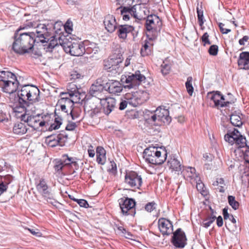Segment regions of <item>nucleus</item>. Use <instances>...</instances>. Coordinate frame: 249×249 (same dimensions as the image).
Returning a JSON list of instances; mask_svg holds the SVG:
<instances>
[{"label":"nucleus","mask_w":249,"mask_h":249,"mask_svg":"<svg viewBox=\"0 0 249 249\" xmlns=\"http://www.w3.org/2000/svg\"><path fill=\"white\" fill-rule=\"evenodd\" d=\"M14 41L12 48L14 51L19 54L30 53L36 43H46L44 49L46 52H51L58 44H61L60 37L52 36L51 29L45 24H38L28 22L16 30L14 35Z\"/></svg>","instance_id":"obj_1"},{"label":"nucleus","mask_w":249,"mask_h":249,"mask_svg":"<svg viewBox=\"0 0 249 249\" xmlns=\"http://www.w3.org/2000/svg\"><path fill=\"white\" fill-rule=\"evenodd\" d=\"M51 116L52 115L49 114L46 115L38 114L34 115L31 114L29 111L25 108V113L21 115L20 118L22 121L26 123L29 126L35 130L38 129L40 126L48 125H50L49 130L52 131L59 128L62 124V119L59 117H55L54 123L52 124L50 123Z\"/></svg>","instance_id":"obj_2"},{"label":"nucleus","mask_w":249,"mask_h":249,"mask_svg":"<svg viewBox=\"0 0 249 249\" xmlns=\"http://www.w3.org/2000/svg\"><path fill=\"white\" fill-rule=\"evenodd\" d=\"M167 151L164 148L150 146L143 151L145 161L153 164H161L166 160Z\"/></svg>","instance_id":"obj_3"},{"label":"nucleus","mask_w":249,"mask_h":249,"mask_svg":"<svg viewBox=\"0 0 249 249\" xmlns=\"http://www.w3.org/2000/svg\"><path fill=\"white\" fill-rule=\"evenodd\" d=\"M225 140L231 145L235 144L238 148L246 146L245 151H243L244 159L246 162L249 163V146H247L246 138L243 136L239 131L236 129L229 132L224 136Z\"/></svg>","instance_id":"obj_4"},{"label":"nucleus","mask_w":249,"mask_h":249,"mask_svg":"<svg viewBox=\"0 0 249 249\" xmlns=\"http://www.w3.org/2000/svg\"><path fill=\"white\" fill-rule=\"evenodd\" d=\"M39 89L32 85H25L22 86L20 90L18 91V96L19 100L26 103L27 101L32 103H36L39 101Z\"/></svg>","instance_id":"obj_5"},{"label":"nucleus","mask_w":249,"mask_h":249,"mask_svg":"<svg viewBox=\"0 0 249 249\" xmlns=\"http://www.w3.org/2000/svg\"><path fill=\"white\" fill-rule=\"evenodd\" d=\"M99 51V47L94 43H90L89 40H86L79 43V61L82 63H86L88 61V57L83 56L87 54H96Z\"/></svg>","instance_id":"obj_6"},{"label":"nucleus","mask_w":249,"mask_h":249,"mask_svg":"<svg viewBox=\"0 0 249 249\" xmlns=\"http://www.w3.org/2000/svg\"><path fill=\"white\" fill-rule=\"evenodd\" d=\"M124 99L127 100L128 105L136 107L139 106L149 99V94L143 90H139L134 93H127Z\"/></svg>","instance_id":"obj_7"},{"label":"nucleus","mask_w":249,"mask_h":249,"mask_svg":"<svg viewBox=\"0 0 249 249\" xmlns=\"http://www.w3.org/2000/svg\"><path fill=\"white\" fill-rule=\"evenodd\" d=\"M123 60V57L121 54H113L107 60L104 61V68L108 71H114L115 73H119L122 71V67L120 66V64Z\"/></svg>","instance_id":"obj_8"},{"label":"nucleus","mask_w":249,"mask_h":249,"mask_svg":"<svg viewBox=\"0 0 249 249\" xmlns=\"http://www.w3.org/2000/svg\"><path fill=\"white\" fill-rule=\"evenodd\" d=\"M145 26L147 31L153 34L154 38H156L158 33L160 31L162 23L160 18L155 15L148 16Z\"/></svg>","instance_id":"obj_9"},{"label":"nucleus","mask_w":249,"mask_h":249,"mask_svg":"<svg viewBox=\"0 0 249 249\" xmlns=\"http://www.w3.org/2000/svg\"><path fill=\"white\" fill-rule=\"evenodd\" d=\"M78 90L74 89L73 91H71L70 93L61 92L60 93L61 98L59 100L58 103L60 105V107L62 111L67 112L66 105L70 106L71 104L77 103V101H74V96L77 97Z\"/></svg>","instance_id":"obj_10"},{"label":"nucleus","mask_w":249,"mask_h":249,"mask_svg":"<svg viewBox=\"0 0 249 249\" xmlns=\"http://www.w3.org/2000/svg\"><path fill=\"white\" fill-rule=\"evenodd\" d=\"M124 78L122 79L123 82L128 84L124 86V88L129 89L133 88L139 85L142 82H144L145 80V76L142 74L139 71H136L134 74L128 75L125 77L124 81Z\"/></svg>","instance_id":"obj_11"},{"label":"nucleus","mask_w":249,"mask_h":249,"mask_svg":"<svg viewBox=\"0 0 249 249\" xmlns=\"http://www.w3.org/2000/svg\"><path fill=\"white\" fill-rule=\"evenodd\" d=\"M124 183L131 187L140 189L142 183V178L135 171L127 172L125 175Z\"/></svg>","instance_id":"obj_12"},{"label":"nucleus","mask_w":249,"mask_h":249,"mask_svg":"<svg viewBox=\"0 0 249 249\" xmlns=\"http://www.w3.org/2000/svg\"><path fill=\"white\" fill-rule=\"evenodd\" d=\"M107 92L106 86L101 84L99 80L91 86L89 89V93L92 96V97L96 98L99 101L105 97V94Z\"/></svg>","instance_id":"obj_13"},{"label":"nucleus","mask_w":249,"mask_h":249,"mask_svg":"<svg viewBox=\"0 0 249 249\" xmlns=\"http://www.w3.org/2000/svg\"><path fill=\"white\" fill-rule=\"evenodd\" d=\"M100 101L96 98L91 97L86 100L84 104V111L90 116H93L99 111L98 105Z\"/></svg>","instance_id":"obj_14"},{"label":"nucleus","mask_w":249,"mask_h":249,"mask_svg":"<svg viewBox=\"0 0 249 249\" xmlns=\"http://www.w3.org/2000/svg\"><path fill=\"white\" fill-rule=\"evenodd\" d=\"M122 212L125 215H132L135 201L131 198L123 197L118 200Z\"/></svg>","instance_id":"obj_15"},{"label":"nucleus","mask_w":249,"mask_h":249,"mask_svg":"<svg viewBox=\"0 0 249 249\" xmlns=\"http://www.w3.org/2000/svg\"><path fill=\"white\" fill-rule=\"evenodd\" d=\"M172 241L174 246L176 248H184L187 244V238L184 232L181 229H178L173 233Z\"/></svg>","instance_id":"obj_16"},{"label":"nucleus","mask_w":249,"mask_h":249,"mask_svg":"<svg viewBox=\"0 0 249 249\" xmlns=\"http://www.w3.org/2000/svg\"><path fill=\"white\" fill-rule=\"evenodd\" d=\"M207 98L211 101H213L214 106L216 107H223L228 106L231 102L226 100L223 95L219 92H209L207 94Z\"/></svg>","instance_id":"obj_17"},{"label":"nucleus","mask_w":249,"mask_h":249,"mask_svg":"<svg viewBox=\"0 0 249 249\" xmlns=\"http://www.w3.org/2000/svg\"><path fill=\"white\" fill-rule=\"evenodd\" d=\"M67 135L64 132L57 135H52L47 138L48 145L54 147L57 145L61 146L64 145L67 140Z\"/></svg>","instance_id":"obj_18"},{"label":"nucleus","mask_w":249,"mask_h":249,"mask_svg":"<svg viewBox=\"0 0 249 249\" xmlns=\"http://www.w3.org/2000/svg\"><path fill=\"white\" fill-rule=\"evenodd\" d=\"M37 191L47 201L53 198V194L50 191L46 181L44 179H41L38 183L36 185Z\"/></svg>","instance_id":"obj_19"},{"label":"nucleus","mask_w":249,"mask_h":249,"mask_svg":"<svg viewBox=\"0 0 249 249\" xmlns=\"http://www.w3.org/2000/svg\"><path fill=\"white\" fill-rule=\"evenodd\" d=\"M158 227L163 235H168L173 232V227L172 223L165 218H161L159 219Z\"/></svg>","instance_id":"obj_20"},{"label":"nucleus","mask_w":249,"mask_h":249,"mask_svg":"<svg viewBox=\"0 0 249 249\" xmlns=\"http://www.w3.org/2000/svg\"><path fill=\"white\" fill-rule=\"evenodd\" d=\"M182 174L185 178L190 180L191 183L194 181H200V179L196 173L195 168L192 167H186L183 168Z\"/></svg>","instance_id":"obj_21"},{"label":"nucleus","mask_w":249,"mask_h":249,"mask_svg":"<svg viewBox=\"0 0 249 249\" xmlns=\"http://www.w3.org/2000/svg\"><path fill=\"white\" fill-rule=\"evenodd\" d=\"M156 113L158 122L162 124H169L171 118L169 116V112L168 109L161 107H159L157 108Z\"/></svg>","instance_id":"obj_22"},{"label":"nucleus","mask_w":249,"mask_h":249,"mask_svg":"<svg viewBox=\"0 0 249 249\" xmlns=\"http://www.w3.org/2000/svg\"><path fill=\"white\" fill-rule=\"evenodd\" d=\"M133 18L136 19L142 20L148 16V10L143 6L135 5L133 6Z\"/></svg>","instance_id":"obj_23"},{"label":"nucleus","mask_w":249,"mask_h":249,"mask_svg":"<svg viewBox=\"0 0 249 249\" xmlns=\"http://www.w3.org/2000/svg\"><path fill=\"white\" fill-rule=\"evenodd\" d=\"M18 85L19 82L17 79V77H16L14 80H11L9 82L3 83V84H0V87L2 89L3 92L11 94L17 91Z\"/></svg>","instance_id":"obj_24"},{"label":"nucleus","mask_w":249,"mask_h":249,"mask_svg":"<svg viewBox=\"0 0 249 249\" xmlns=\"http://www.w3.org/2000/svg\"><path fill=\"white\" fill-rule=\"evenodd\" d=\"M100 103L103 107L106 114L110 113L115 108L116 101L113 98H104L100 101Z\"/></svg>","instance_id":"obj_25"},{"label":"nucleus","mask_w":249,"mask_h":249,"mask_svg":"<svg viewBox=\"0 0 249 249\" xmlns=\"http://www.w3.org/2000/svg\"><path fill=\"white\" fill-rule=\"evenodd\" d=\"M65 156L63 157L65 158ZM67 157V159H65L64 161L62 160H57L55 161V164L54 166V168L55 170L56 171H59L62 169L63 166L65 165H71V167L74 166L75 167V169H77L76 165L77 162L75 160L76 159H74L73 158H69L67 156H66Z\"/></svg>","instance_id":"obj_26"},{"label":"nucleus","mask_w":249,"mask_h":249,"mask_svg":"<svg viewBox=\"0 0 249 249\" xmlns=\"http://www.w3.org/2000/svg\"><path fill=\"white\" fill-rule=\"evenodd\" d=\"M106 89L110 93L116 94L123 90L122 84L117 81H109L106 84Z\"/></svg>","instance_id":"obj_27"},{"label":"nucleus","mask_w":249,"mask_h":249,"mask_svg":"<svg viewBox=\"0 0 249 249\" xmlns=\"http://www.w3.org/2000/svg\"><path fill=\"white\" fill-rule=\"evenodd\" d=\"M134 30V28L131 25H119L117 34L119 38L124 40L126 38L127 34L133 31Z\"/></svg>","instance_id":"obj_28"},{"label":"nucleus","mask_w":249,"mask_h":249,"mask_svg":"<svg viewBox=\"0 0 249 249\" xmlns=\"http://www.w3.org/2000/svg\"><path fill=\"white\" fill-rule=\"evenodd\" d=\"M104 23L106 29L108 32L113 33L117 28L116 19L112 15H107L105 17Z\"/></svg>","instance_id":"obj_29"},{"label":"nucleus","mask_w":249,"mask_h":249,"mask_svg":"<svg viewBox=\"0 0 249 249\" xmlns=\"http://www.w3.org/2000/svg\"><path fill=\"white\" fill-rule=\"evenodd\" d=\"M145 123L150 125H161V123L158 122L156 110L154 112L147 111L144 115Z\"/></svg>","instance_id":"obj_30"},{"label":"nucleus","mask_w":249,"mask_h":249,"mask_svg":"<svg viewBox=\"0 0 249 249\" xmlns=\"http://www.w3.org/2000/svg\"><path fill=\"white\" fill-rule=\"evenodd\" d=\"M238 64L240 69L249 70V52H244L240 54Z\"/></svg>","instance_id":"obj_31"},{"label":"nucleus","mask_w":249,"mask_h":249,"mask_svg":"<svg viewBox=\"0 0 249 249\" xmlns=\"http://www.w3.org/2000/svg\"><path fill=\"white\" fill-rule=\"evenodd\" d=\"M155 38H154V36L152 37H150L148 39V40H145L144 41V43L142 45L141 50V53L142 56H145L149 54L152 49V47L153 45V40Z\"/></svg>","instance_id":"obj_32"},{"label":"nucleus","mask_w":249,"mask_h":249,"mask_svg":"<svg viewBox=\"0 0 249 249\" xmlns=\"http://www.w3.org/2000/svg\"><path fill=\"white\" fill-rule=\"evenodd\" d=\"M106 150L101 146H98L96 148L97 162L101 165H104L106 161Z\"/></svg>","instance_id":"obj_33"},{"label":"nucleus","mask_w":249,"mask_h":249,"mask_svg":"<svg viewBox=\"0 0 249 249\" xmlns=\"http://www.w3.org/2000/svg\"><path fill=\"white\" fill-rule=\"evenodd\" d=\"M167 163L169 168L174 171H179L182 169L180 161L174 157H171Z\"/></svg>","instance_id":"obj_34"},{"label":"nucleus","mask_w":249,"mask_h":249,"mask_svg":"<svg viewBox=\"0 0 249 249\" xmlns=\"http://www.w3.org/2000/svg\"><path fill=\"white\" fill-rule=\"evenodd\" d=\"M121 15L123 16V19L124 20H128L130 17H133V6L131 7H120Z\"/></svg>","instance_id":"obj_35"},{"label":"nucleus","mask_w":249,"mask_h":249,"mask_svg":"<svg viewBox=\"0 0 249 249\" xmlns=\"http://www.w3.org/2000/svg\"><path fill=\"white\" fill-rule=\"evenodd\" d=\"M13 130L14 133L16 134L23 135L27 132L28 128L25 124L20 123L15 124Z\"/></svg>","instance_id":"obj_36"},{"label":"nucleus","mask_w":249,"mask_h":249,"mask_svg":"<svg viewBox=\"0 0 249 249\" xmlns=\"http://www.w3.org/2000/svg\"><path fill=\"white\" fill-rule=\"evenodd\" d=\"M230 121L232 124L235 126L240 127L243 124L240 116L236 112L231 115Z\"/></svg>","instance_id":"obj_37"},{"label":"nucleus","mask_w":249,"mask_h":249,"mask_svg":"<svg viewBox=\"0 0 249 249\" xmlns=\"http://www.w3.org/2000/svg\"><path fill=\"white\" fill-rule=\"evenodd\" d=\"M8 115L5 111L4 106L0 105V123H5L8 122Z\"/></svg>","instance_id":"obj_38"},{"label":"nucleus","mask_w":249,"mask_h":249,"mask_svg":"<svg viewBox=\"0 0 249 249\" xmlns=\"http://www.w3.org/2000/svg\"><path fill=\"white\" fill-rule=\"evenodd\" d=\"M193 78L190 76L187 78V81L185 83L187 91L188 94L192 96L194 91V88L192 86Z\"/></svg>","instance_id":"obj_39"},{"label":"nucleus","mask_w":249,"mask_h":249,"mask_svg":"<svg viewBox=\"0 0 249 249\" xmlns=\"http://www.w3.org/2000/svg\"><path fill=\"white\" fill-rule=\"evenodd\" d=\"M228 202L231 207L235 210L238 209L239 203L235 199V197L232 196H229L228 197Z\"/></svg>","instance_id":"obj_40"},{"label":"nucleus","mask_w":249,"mask_h":249,"mask_svg":"<svg viewBox=\"0 0 249 249\" xmlns=\"http://www.w3.org/2000/svg\"><path fill=\"white\" fill-rule=\"evenodd\" d=\"M194 183H196V187L197 190L202 194L203 196H205L207 194V192L205 191L204 185L200 181H194Z\"/></svg>","instance_id":"obj_41"},{"label":"nucleus","mask_w":249,"mask_h":249,"mask_svg":"<svg viewBox=\"0 0 249 249\" xmlns=\"http://www.w3.org/2000/svg\"><path fill=\"white\" fill-rule=\"evenodd\" d=\"M87 92L86 91H83V89H79V104H84L87 99Z\"/></svg>","instance_id":"obj_42"},{"label":"nucleus","mask_w":249,"mask_h":249,"mask_svg":"<svg viewBox=\"0 0 249 249\" xmlns=\"http://www.w3.org/2000/svg\"><path fill=\"white\" fill-rule=\"evenodd\" d=\"M216 218V216L212 214L211 216L206 218L203 222V225L205 228H208L213 222Z\"/></svg>","instance_id":"obj_43"},{"label":"nucleus","mask_w":249,"mask_h":249,"mask_svg":"<svg viewBox=\"0 0 249 249\" xmlns=\"http://www.w3.org/2000/svg\"><path fill=\"white\" fill-rule=\"evenodd\" d=\"M170 70V66L168 64L163 62V63L161 65V71L164 75H166L168 73Z\"/></svg>","instance_id":"obj_44"},{"label":"nucleus","mask_w":249,"mask_h":249,"mask_svg":"<svg viewBox=\"0 0 249 249\" xmlns=\"http://www.w3.org/2000/svg\"><path fill=\"white\" fill-rule=\"evenodd\" d=\"M117 232L119 234H122V235L125 236V238H129V236L131 234L127 232L125 229L122 226L117 228Z\"/></svg>","instance_id":"obj_45"},{"label":"nucleus","mask_w":249,"mask_h":249,"mask_svg":"<svg viewBox=\"0 0 249 249\" xmlns=\"http://www.w3.org/2000/svg\"><path fill=\"white\" fill-rule=\"evenodd\" d=\"M218 51V47L216 45H211L208 50L210 55L215 56L217 55Z\"/></svg>","instance_id":"obj_46"},{"label":"nucleus","mask_w":249,"mask_h":249,"mask_svg":"<svg viewBox=\"0 0 249 249\" xmlns=\"http://www.w3.org/2000/svg\"><path fill=\"white\" fill-rule=\"evenodd\" d=\"M197 13L199 24L201 26L204 23L203 12L202 11L199 10L198 8H197Z\"/></svg>","instance_id":"obj_47"},{"label":"nucleus","mask_w":249,"mask_h":249,"mask_svg":"<svg viewBox=\"0 0 249 249\" xmlns=\"http://www.w3.org/2000/svg\"><path fill=\"white\" fill-rule=\"evenodd\" d=\"M156 204L154 202H149L145 206V209L148 212H151L156 209Z\"/></svg>","instance_id":"obj_48"},{"label":"nucleus","mask_w":249,"mask_h":249,"mask_svg":"<svg viewBox=\"0 0 249 249\" xmlns=\"http://www.w3.org/2000/svg\"><path fill=\"white\" fill-rule=\"evenodd\" d=\"M209 36L207 33H205L201 37V40L203 45H210L211 42L209 39Z\"/></svg>","instance_id":"obj_49"},{"label":"nucleus","mask_w":249,"mask_h":249,"mask_svg":"<svg viewBox=\"0 0 249 249\" xmlns=\"http://www.w3.org/2000/svg\"><path fill=\"white\" fill-rule=\"evenodd\" d=\"M225 25L222 23H219V27L220 28V31L223 34H228L230 32L231 30L229 29H226L224 27Z\"/></svg>","instance_id":"obj_50"},{"label":"nucleus","mask_w":249,"mask_h":249,"mask_svg":"<svg viewBox=\"0 0 249 249\" xmlns=\"http://www.w3.org/2000/svg\"><path fill=\"white\" fill-rule=\"evenodd\" d=\"M79 205L81 207L85 208L89 207V204L88 202L86 200L83 199H79Z\"/></svg>","instance_id":"obj_51"},{"label":"nucleus","mask_w":249,"mask_h":249,"mask_svg":"<svg viewBox=\"0 0 249 249\" xmlns=\"http://www.w3.org/2000/svg\"><path fill=\"white\" fill-rule=\"evenodd\" d=\"M64 28L66 32L69 34H70L71 32L72 31L71 26V23L69 22V21L67 22Z\"/></svg>","instance_id":"obj_52"},{"label":"nucleus","mask_w":249,"mask_h":249,"mask_svg":"<svg viewBox=\"0 0 249 249\" xmlns=\"http://www.w3.org/2000/svg\"><path fill=\"white\" fill-rule=\"evenodd\" d=\"M128 104V102H127V100L125 99V100L121 102L119 104V109L120 110H123L125 109Z\"/></svg>","instance_id":"obj_53"},{"label":"nucleus","mask_w":249,"mask_h":249,"mask_svg":"<svg viewBox=\"0 0 249 249\" xmlns=\"http://www.w3.org/2000/svg\"><path fill=\"white\" fill-rule=\"evenodd\" d=\"M76 124L74 123H69L66 127V129L67 130H73L76 127Z\"/></svg>","instance_id":"obj_54"},{"label":"nucleus","mask_w":249,"mask_h":249,"mask_svg":"<svg viewBox=\"0 0 249 249\" xmlns=\"http://www.w3.org/2000/svg\"><path fill=\"white\" fill-rule=\"evenodd\" d=\"M111 168H109V171L112 173H115L117 170L116 163L114 161H110Z\"/></svg>","instance_id":"obj_55"},{"label":"nucleus","mask_w":249,"mask_h":249,"mask_svg":"<svg viewBox=\"0 0 249 249\" xmlns=\"http://www.w3.org/2000/svg\"><path fill=\"white\" fill-rule=\"evenodd\" d=\"M28 230L33 235H36L37 237L41 236V233L38 231V230H35L34 229H28Z\"/></svg>","instance_id":"obj_56"},{"label":"nucleus","mask_w":249,"mask_h":249,"mask_svg":"<svg viewBox=\"0 0 249 249\" xmlns=\"http://www.w3.org/2000/svg\"><path fill=\"white\" fill-rule=\"evenodd\" d=\"M7 188V185L4 184L3 182L0 183V196L6 191Z\"/></svg>","instance_id":"obj_57"},{"label":"nucleus","mask_w":249,"mask_h":249,"mask_svg":"<svg viewBox=\"0 0 249 249\" xmlns=\"http://www.w3.org/2000/svg\"><path fill=\"white\" fill-rule=\"evenodd\" d=\"M249 39V37L247 36H243V37L242 39H240L239 40V43L241 45H244L245 44V43L246 42H247Z\"/></svg>","instance_id":"obj_58"},{"label":"nucleus","mask_w":249,"mask_h":249,"mask_svg":"<svg viewBox=\"0 0 249 249\" xmlns=\"http://www.w3.org/2000/svg\"><path fill=\"white\" fill-rule=\"evenodd\" d=\"M216 224H217V225L219 227H221L223 225V219H222V217L221 216H219L217 218Z\"/></svg>","instance_id":"obj_59"},{"label":"nucleus","mask_w":249,"mask_h":249,"mask_svg":"<svg viewBox=\"0 0 249 249\" xmlns=\"http://www.w3.org/2000/svg\"><path fill=\"white\" fill-rule=\"evenodd\" d=\"M223 214L224 218L225 219H227L230 217L229 214L228 213V210L226 208H224L223 210Z\"/></svg>","instance_id":"obj_60"},{"label":"nucleus","mask_w":249,"mask_h":249,"mask_svg":"<svg viewBox=\"0 0 249 249\" xmlns=\"http://www.w3.org/2000/svg\"><path fill=\"white\" fill-rule=\"evenodd\" d=\"M88 152L89 156L90 157H91V158L94 157V156L95 155V152H94V150L89 148L88 150Z\"/></svg>","instance_id":"obj_61"},{"label":"nucleus","mask_w":249,"mask_h":249,"mask_svg":"<svg viewBox=\"0 0 249 249\" xmlns=\"http://www.w3.org/2000/svg\"><path fill=\"white\" fill-rule=\"evenodd\" d=\"M216 185H224V180L223 178H219L217 179V180L216 181Z\"/></svg>","instance_id":"obj_62"},{"label":"nucleus","mask_w":249,"mask_h":249,"mask_svg":"<svg viewBox=\"0 0 249 249\" xmlns=\"http://www.w3.org/2000/svg\"><path fill=\"white\" fill-rule=\"evenodd\" d=\"M131 0H116V1H117L119 5H123V4H125V3H126L128 1H130Z\"/></svg>","instance_id":"obj_63"},{"label":"nucleus","mask_w":249,"mask_h":249,"mask_svg":"<svg viewBox=\"0 0 249 249\" xmlns=\"http://www.w3.org/2000/svg\"><path fill=\"white\" fill-rule=\"evenodd\" d=\"M21 110H24V107H19L15 108V112H21Z\"/></svg>","instance_id":"obj_64"}]
</instances>
